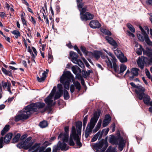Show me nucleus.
I'll return each instance as SVG.
<instances>
[{"mask_svg":"<svg viewBox=\"0 0 152 152\" xmlns=\"http://www.w3.org/2000/svg\"><path fill=\"white\" fill-rule=\"evenodd\" d=\"M100 113L99 111H96L94 112V116L91 119L90 123L88 124L86 130L85 136L87 138L91 132L92 129L94 128L100 115Z\"/></svg>","mask_w":152,"mask_h":152,"instance_id":"obj_1","label":"nucleus"},{"mask_svg":"<svg viewBox=\"0 0 152 152\" xmlns=\"http://www.w3.org/2000/svg\"><path fill=\"white\" fill-rule=\"evenodd\" d=\"M33 112L30 106L28 105L25 108L24 110L20 111V114L16 115L15 120L17 122L20 120L27 119Z\"/></svg>","mask_w":152,"mask_h":152,"instance_id":"obj_2","label":"nucleus"},{"mask_svg":"<svg viewBox=\"0 0 152 152\" xmlns=\"http://www.w3.org/2000/svg\"><path fill=\"white\" fill-rule=\"evenodd\" d=\"M80 135L77 134L75 127L73 126L72 127V134H70L69 144L70 146H73L75 143L73 141L74 140L76 142L77 146L80 148L82 146V143L80 142Z\"/></svg>","mask_w":152,"mask_h":152,"instance_id":"obj_3","label":"nucleus"},{"mask_svg":"<svg viewBox=\"0 0 152 152\" xmlns=\"http://www.w3.org/2000/svg\"><path fill=\"white\" fill-rule=\"evenodd\" d=\"M74 77L69 71H67L64 73L60 78V82L64 85V88L69 89V87L71 79Z\"/></svg>","mask_w":152,"mask_h":152,"instance_id":"obj_4","label":"nucleus"},{"mask_svg":"<svg viewBox=\"0 0 152 152\" xmlns=\"http://www.w3.org/2000/svg\"><path fill=\"white\" fill-rule=\"evenodd\" d=\"M56 86L54 87L49 96L45 99V101L47 104V106L45 108L44 111L42 112H43L47 110H50L51 107L54 104H53V101L52 99L56 91Z\"/></svg>","mask_w":152,"mask_h":152,"instance_id":"obj_5","label":"nucleus"},{"mask_svg":"<svg viewBox=\"0 0 152 152\" xmlns=\"http://www.w3.org/2000/svg\"><path fill=\"white\" fill-rule=\"evenodd\" d=\"M109 142L114 145H118V149L120 151H122L124 148V140L122 138H116L114 136L111 135L109 140Z\"/></svg>","mask_w":152,"mask_h":152,"instance_id":"obj_6","label":"nucleus"},{"mask_svg":"<svg viewBox=\"0 0 152 152\" xmlns=\"http://www.w3.org/2000/svg\"><path fill=\"white\" fill-rule=\"evenodd\" d=\"M139 27L143 36L142 34H138L137 36L138 39L142 42L145 40L148 45L152 46V42L150 40L148 35L141 26H140Z\"/></svg>","mask_w":152,"mask_h":152,"instance_id":"obj_7","label":"nucleus"},{"mask_svg":"<svg viewBox=\"0 0 152 152\" xmlns=\"http://www.w3.org/2000/svg\"><path fill=\"white\" fill-rule=\"evenodd\" d=\"M32 138L29 137L25 140L24 141L19 143L17 145V146L20 148H23L24 149L27 150L31 148L32 147L33 142L31 141Z\"/></svg>","mask_w":152,"mask_h":152,"instance_id":"obj_8","label":"nucleus"},{"mask_svg":"<svg viewBox=\"0 0 152 152\" xmlns=\"http://www.w3.org/2000/svg\"><path fill=\"white\" fill-rule=\"evenodd\" d=\"M139 70V69L137 68H132L130 72L129 70L128 69L124 76L128 75V76L129 77V80H133V78H134V76H137L138 75Z\"/></svg>","mask_w":152,"mask_h":152,"instance_id":"obj_9","label":"nucleus"},{"mask_svg":"<svg viewBox=\"0 0 152 152\" xmlns=\"http://www.w3.org/2000/svg\"><path fill=\"white\" fill-rule=\"evenodd\" d=\"M103 50L109 56L111 57V60L112 61L113 65V68L115 72H118V66L117 65L116 62L117 61V59L114 55L110 51H107L106 50L104 49Z\"/></svg>","mask_w":152,"mask_h":152,"instance_id":"obj_10","label":"nucleus"},{"mask_svg":"<svg viewBox=\"0 0 152 152\" xmlns=\"http://www.w3.org/2000/svg\"><path fill=\"white\" fill-rule=\"evenodd\" d=\"M145 88L138 85V86L135 90L136 93L137 94L138 98L140 100L143 99V96L145 94Z\"/></svg>","mask_w":152,"mask_h":152,"instance_id":"obj_11","label":"nucleus"},{"mask_svg":"<svg viewBox=\"0 0 152 152\" xmlns=\"http://www.w3.org/2000/svg\"><path fill=\"white\" fill-rule=\"evenodd\" d=\"M45 105V104L43 103L38 102L31 104L29 105L34 112L37 111L39 109L42 108Z\"/></svg>","mask_w":152,"mask_h":152,"instance_id":"obj_12","label":"nucleus"},{"mask_svg":"<svg viewBox=\"0 0 152 152\" xmlns=\"http://www.w3.org/2000/svg\"><path fill=\"white\" fill-rule=\"evenodd\" d=\"M64 130L65 133H61L59 135L58 138L62 139V140L64 141H66L68 140L69 135L68 134L69 132V127L66 126L64 128Z\"/></svg>","mask_w":152,"mask_h":152,"instance_id":"obj_13","label":"nucleus"},{"mask_svg":"<svg viewBox=\"0 0 152 152\" xmlns=\"http://www.w3.org/2000/svg\"><path fill=\"white\" fill-rule=\"evenodd\" d=\"M94 15L88 12H86L84 15L80 16L81 19L83 21H86L93 19Z\"/></svg>","mask_w":152,"mask_h":152,"instance_id":"obj_14","label":"nucleus"},{"mask_svg":"<svg viewBox=\"0 0 152 152\" xmlns=\"http://www.w3.org/2000/svg\"><path fill=\"white\" fill-rule=\"evenodd\" d=\"M40 144L36 143L33 146L29 149V150L31 149H35L37 150V152H42L45 150V147L44 146L40 147Z\"/></svg>","mask_w":152,"mask_h":152,"instance_id":"obj_15","label":"nucleus"},{"mask_svg":"<svg viewBox=\"0 0 152 152\" xmlns=\"http://www.w3.org/2000/svg\"><path fill=\"white\" fill-rule=\"evenodd\" d=\"M101 58L105 60V62L107 63V66L111 68H113V65L112 62L110 60L108 56H105L104 54H101L100 55Z\"/></svg>","mask_w":152,"mask_h":152,"instance_id":"obj_16","label":"nucleus"},{"mask_svg":"<svg viewBox=\"0 0 152 152\" xmlns=\"http://www.w3.org/2000/svg\"><path fill=\"white\" fill-rule=\"evenodd\" d=\"M105 39L108 42L114 47V49L117 48V44L112 38L107 36L106 37Z\"/></svg>","mask_w":152,"mask_h":152,"instance_id":"obj_17","label":"nucleus"},{"mask_svg":"<svg viewBox=\"0 0 152 152\" xmlns=\"http://www.w3.org/2000/svg\"><path fill=\"white\" fill-rule=\"evenodd\" d=\"M68 140L66 141H63L62 143L60 142H59L58 143V146L60 148L61 150L62 151L67 150L69 148V146L67 145V144L65 143V142H67Z\"/></svg>","mask_w":152,"mask_h":152,"instance_id":"obj_18","label":"nucleus"},{"mask_svg":"<svg viewBox=\"0 0 152 152\" xmlns=\"http://www.w3.org/2000/svg\"><path fill=\"white\" fill-rule=\"evenodd\" d=\"M111 118L109 114L105 115L103 122L102 125L104 127L107 126L111 121Z\"/></svg>","mask_w":152,"mask_h":152,"instance_id":"obj_19","label":"nucleus"},{"mask_svg":"<svg viewBox=\"0 0 152 152\" xmlns=\"http://www.w3.org/2000/svg\"><path fill=\"white\" fill-rule=\"evenodd\" d=\"M90 26L92 28H99L100 27V24L99 22L96 20H91L90 23Z\"/></svg>","mask_w":152,"mask_h":152,"instance_id":"obj_20","label":"nucleus"},{"mask_svg":"<svg viewBox=\"0 0 152 152\" xmlns=\"http://www.w3.org/2000/svg\"><path fill=\"white\" fill-rule=\"evenodd\" d=\"M89 55H91L92 57H94L96 59H98L101 55V52L99 51H95L93 53L90 52L89 53Z\"/></svg>","mask_w":152,"mask_h":152,"instance_id":"obj_21","label":"nucleus"},{"mask_svg":"<svg viewBox=\"0 0 152 152\" xmlns=\"http://www.w3.org/2000/svg\"><path fill=\"white\" fill-rule=\"evenodd\" d=\"M70 56L72 58V61L74 63V62H76V60L77 59L78 55L75 52L71 51L70 52Z\"/></svg>","mask_w":152,"mask_h":152,"instance_id":"obj_22","label":"nucleus"},{"mask_svg":"<svg viewBox=\"0 0 152 152\" xmlns=\"http://www.w3.org/2000/svg\"><path fill=\"white\" fill-rule=\"evenodd\" d=\"M82 123L81 122H77L76 124V127L77 129L76 132L77 134L81 135Z\"/></svg>","mask_w":152,"mask_h":152,"instance_id":"obj_23","label":"nucleus"},{"mask_svg":"<svg viewBox=\"0 0 152 152\" xmlns=\"http://www.w3.org/2000/svg\"><path fill=\"white\" fill-rule=\"evenodd\" d=\"M12 134L10 133H9L6 134L4 139V142L6 143H9L12 138Z\"/></svg>","mask_w":152,"mask_h":152,"instance_id":"obj_24","label":"nucleus"},{"mask_svg":"<svg viewBox=\"0 0 152 152\" xmlns=\"http://www.w3.org/2000/svg\"><path fill=\"white\" fill-rule=\"evenodd\" d=\"M143 101L144 103L147 105H148L150 102L151 98L149 96L148 94H145L143 96Z\"/></svg>","mask_w":152,"mask_h":152,"instance_id":"obj_25","label":"nucleus"},{"mask_svg":"<svg viewBox=\"0 0 152 152\" xmlns=\"http://www.w3.org/2000/svg\"><path fill=\"white\" fill-rule=\"evenodd\" d=\"M72 70L75 74L80 73L81 71L80 68L77 66H73L72 68Z\"/></svg>","mask_w":152,"mask_h":152,"instance_id":"obj_26","label":"nucleus"},{"mask_svg":"<svg viewBox=\"0 0 152 152\" xmlns=\"http://www.w3.org/2000/svg\"><path fill=\"white\" fill-rule=\"evenodd\" d=\"M147 50H143V53L144 55L148 56L149 57L152 56V50L151 48H147Z\"/></svg>","mask_w":152,"mask_h":152,"instance_id":"obj_27","label":"nucleus"},{"mask_svg":"<svg viewBox=\"0 0 152 152\" xmlns=\"http://www.w3.org/2000/svg\"><path fill=\"white\" fill-rule=\"evenodd\" d=\"M126 66L124 64H122L120 66V71L119 73L121 75L123 74L124 72L126 69Z\"/></svg>","mask_w":152,"mask_h":152,"instance_id":"obj_28","label":"nucleus"},{"mask_svg":"<svg viewBox=\"0 0 152 152\" xmlns=\"http://www.w3.org/2000/svg\"><path fill=\"white\" fill-rule=\"evenodd\" d=\"M104 145L103 142H99L98 143H96L94 146V148L95 149L99 150L102 148Z\"/></svg>","mask_w":152,"mask_h":152,"instance_id":"obj_29","label":"nucleus"},{"mask_svg":"<svg viewBox=\"0 0 152 152\" xmlns=\"http://www.w3.org/2000/svg\"><path fill=\"white\" fill-rule=\"evenodd\" d=\"M144 61H143L140 58H139L137 61V63L138 66L141 69H143L144 66Z\"/></svg>","mask_w":152,"mask_h":152,"instance_id":"obj_30","label":"nucleus"},{"mask_svg":"<svg viewBox=\"0 0 152 152\" xmlns=\"http://www.w3.org/2000/svg\"><path fill=\"white\" fill-rule=\"evenodd\" d=\"M10 129V126L9 125H6L1 131V134L2 135H4Z\"/></svg>","mask_w":152,"mask_h":152,"instance_id":"obj_31","label":"nucleus"},{"mask_svg":"<svg viewBox=\"0 0 152 152\" xmlns=\"http://www.w3.org/2000/svg\"><path fill=\"white\" fill-rule=\"evenodd\" d=\"M118 58L119 59L120 62L122 63L125 62L127 61V58L124 56V54H122Z\"/></svg>","mask_w":152,"mask_h":152,"instance_id":"obj_32","label":"nucleus"},{"mask_svg":"<svg viewBox=\"0 0 152 152\" xmlns=\"http://www.w3.org/2000/svg\"><path fill=\"white\" fill-rule=\"evenodd\" d=\"M76 61V62H74V63L78 64L82 68H83L85 67L84 64L81 60L77 59Z\"/></svg>","mask_w":152,"mask_h":152,"instance_id":"obj_33","label":"nucleus"},{"mask_svg":"<svg viewBox=\"0 0 152 152\" xmlns=\"http://www.w3.org/2000/svg\"><path fill=\"white\" fill-rule=\"evenodd\" d=\"M100 31L102 32L105 34L108 35H111V32L109 30H107L105 29L101 28H100Z\"/></svg>","mask_w":152,"mask_h":152,"instance_id":"obj_34","label":"nucleus"},{"mask_svg":"<svg viewBox=\"0 0 152 152\" xmlns=\"http://www.w3.org/2000/svg\"><path fill=\"white\" fill-rule=\"evenodd\" d=\"M20 134H17L14 137L13 139L12 142L13 143H15L17 142L20 137Z\"/></svg>","mask_w":152,"mask_h":152,"instance_id":"obj_35","label":"nucleus"},{"mask_svg":"<svg viewBox=\"0 0 152 152\" xmlns=\"http://www.w3.org/2000/svg\"><path fill=\"white\" fill-rule=\"evenodd\" d=\"M144 61L145 62H146L150 65H152V57H150L149 59L147 57H144Z\"/></svg>","mask_w":152,"mask_h":152,"instance_id":"obj_36","label":"nucleus"},{"mask_svg":"<svg viewBox=\"0 0 152 152\" xmlns=\"http://www.w3.org/2000/svg\"><path fill=\"white\" fill-rule=\"evenodd\" d=\"M114 51L115 54L118 58L121 56V55H122V54H123L121 50H114Z\"/></svg>","mask_w":152,"mask_h":152,"instance_id":"obj_37","label":"nucleus"},{"mask_svg":"<svg viewBox=\"0 0 152 152\" xmlns=\"http://www.w3.org/2000/svg\"><path fill=\"white\" fill-rule=\"evenodd\" d=\"M80 49L85 54L86 56H87L88 55H89V53L90 52L88 51L86 48L83 46H81L80 47Z\"/></svg>","mask_w":152,"mask_h":152,"instance_id":"obj_38","label":"nucleus"},{"mask_svg":"<svg viewBox=\"0 0 152 152\" xmlns=\"http://www.w3.org/2000/svg\"><path fill=\"white\" fill-rule=\"evenodd\" d=\"M12 33L14 35L16 38L17 39L20 36V33L18 31L14 30L12 32Z\"/></svg>","mask_w":152,"mask_h":152,"instance_id":"obj_39","label":"nucleus"},{"mask_svg":"<svg viewBox=\"0 0 152 152\" xmlns=\"http://www.w3.org/2000/svg\"><path fill=\"white\" fill-rule=\"evenodd\" d=\"M127 25L128 28L133 33L135 32V28L131 24L128 23Z\"/></svg>","mask_w":152,"mask_h":152,"instance_id":"obj_40","label":"nucleus"},{"mask_svg":"<svg viewBox=\"0 0 152 152\" xmlns=\"http://www.w3.org/2000/svg\"><path fill=\"white\" fill-rule=\"evenodd\" d=\"M75 86V87L77 89L78 91H80L81 89V86L80 83L78 81H76L75 83H74Z\"/></svg>","mask_w":152,"mask_h":152,"instance_id":"obj_41","label":"nucleus"},{"mask_svg":"<svg viewBox=\"0 0 152 152\" xmlns=\"http://www.w3.org/2000/svg\"><path fill=\"white\" fill-rule=\"evenodd\" d=\"M39 125L41 128H44L47 126L48 124L47 121H43L40 123Z\"/></svg>","mask_w":152,"mask_h":152,"instance_id":"obj_42","label":"nucleus"},{"mask_svg":"<svg viewBox=\"0 0 152 152\" xmlns=\"http://www.w3.org/2000/svg\"><path fill=\"white\" fill-rule=\"evenodd\" d=\"M63 93L58 91L57 92L54 97V99L56 100L59 98L62 95Z\"/></svg>","mask_w":152,"mask_h":152,"instance_id":"obj_43","label":"nucleus"},{"mask_svg":"<svg viewBox=\"0 0 152 152\" xmlns=\"http://www.w3.org/2000/svg\"><path fill=\"white\" fill-rule=\"evenodd\" d=\"M64 99H68L69 97V94L67 90H64Z\"/></svg>","mask_w":152,"mask_h":152,"instance_id":"obj_44","label":"nucleus"},{"mask_svg":"<svg viewBox=\"0 0 152 152\" xmlns=\"http://www.w3.org/2000/svg\"><path fill=\"white\" fill-rule=\"evenodd\" d=\"M106 152H117L115 148L109 146L106 151Z\"/></svg>","mask_w":152,"mask_h":152,"instance_id":"obj_45","label":"nucleus"},{"mask_svg":"<svg viewBox=\"0 0 152 152\" xmlns=\"http://www.w3.org/2000/svg\"><path fill=\"white\" fill-rule=\"evenodd\" d=\"M86 8L87 7L85 6L83 7L80 10H79L80 12V16L81 15H84V13L86 12Z\"/></svg>","mask_w":152,"mask_h":152,"instance_id":"obj_46","label":"nucleus"},{"mask_svg":"<svg viewBox=\"0 0 152 152\" xmlns=\"http://www.w3.org/2000/svg\"><path fill=\"white\" fill-rule=\"evenodd\" d=\"M21 18L22 22L23 25H25L27 26V24L26 23V20H25L24 16L23 14L21 15Z\"/></svg>","mask_w":152,"mask_h":152,"instance_id":"obj_47","label":"nucleus"},{"mask_svg":"<svg viewBox=\"0 0 152 152\" xmlns=\"http://www.w3.org/2000/svg\"><path fill=\"white\" fill-rule=\"evenodd\" d=\"M143 50L142 48L140 46V48L137 49L136 52L138 55H140L142 54V51Z\"/></svg>","mask_w":152,"mask_h":152,"instance_id":"obj_48","label":"nucleus"},{"mask_svg":"<svg viewBox=\"0 0 152 152\" xmlns=\"http://www.w3.org/2000/svg\"><path fill=\"white\" fill-rule=\"evenodd\" d=\"M8 83H10V82H4L2 81V86L5 89L8 86Z\"/></svg>","mask_w":152,"mask_h":152,"instance_id":"obj_49","label":"nucleus"},{"mask_svg":"<svg viewBox=\"0 0 152 152\" xmlns=\"http://www.w3.org/2000/svg\"><path fill=\"white\" fill-rule=\"evenodd\" d=\"M87 116L86 115L85 117L83 120V126H84V128L85 127V126L87 122Z\"/></svg>","mask_w":152,"mask_h":152,"instance_id":"obj_50","label":"nucleus"},{"mask_svg":"<svg viewBox=\"0 0 152 152\" xmlns=\"http://www.w3.org/2000/svg\"><path fill=\"white\" fill-rule=\"evenodd\" d=\"M32 50H33V52L35 54H34L33 53H32L31 56H32L33 57H35L37 55V52L36 50V49L34 47H32Z\"/></svg>","mask_w":152,"mask_h":152,"instance_id":"obj_51","label":"nucleus"},{"mask_svg":"<svg viewBox=\"0 0 152 152\" xmlns=\"http://www.w3.org/2000/svg\"><path fill=\"white\" fill-rule=\"evenodd\" d=\"M145 70L146 75L148 77L149 79L151 78V77L149 71L147 69H146Z\"/></svg>","mask_w":152,"mask_h":152,"instance_id":"obj_52","label":"nucleus"},{"mask_svg":"<svg viewBox=\"0 0 152 152\" xmlns=\"http://www.w3.org/2000/svg\"><path fill=\"white\" fill-rule=\"evenodd\" d=\"M3 137H1L0 138V149L2 148L3 146Z\"/></svg>","mask_w":152,"mask_h":152,"instance_id":"obj_53","label":"nucleus"},{"mask_svg":"<svg viewBox=\"0 0 152 152\" xmlns=\"http://www.w3.org/2000/svg\"><path fill=\"white\" fill-rule=\"evenodd\" d=\"M37 80L39 82H42L44 81L45 80V78L44 77H42L40 78H39V77H37Z\"/></svg>","mask_w":152,"mask_h":152,"instance_id":"obj_54","label":"nucleus"},{"mask_svg":"<svg viewBox=\"0 0 152 152\" xmlns=\"http://www.w3.org/2000/svg\"><path fill=\"white\" fill-rule=\"evenodd\" d=\"M103 134L102 132H100V131H99L96 134L98 136L99 139H100L101 138Z\"/></svg>","mask_w":152,"mask_h":152,"instance_id":"obj_55","label":"nucleus"},{"mask_svg":"<svg viewBox=\"0 0 152 152\" xmlns=\"http://www.w3.org/2000/svg\"><path fill=\"white\" fill-rule=\"evenodd\" d=\"M74 49L77 51V53L79 54H80V55L81 56H82V53H81L80 50L77 47V46H76V45L75 46H74Z\"/></svg>","mask_w":152,"mask_h":152,"instance_id":"obj_56","label":"nucleus"},{"mask_svg":"<svg viewBox=\"0 0 152 152\" xmlns=\"http://www.w3.org/2000/svg\"><path fill=\"white\" fill-rule=\"evenodd\" d=\"M126 34L129 36L132 37L133 38L134 37V35L132 33H131L130 31H126Z\"/></svg>","mask_w":152,"mask_h":152,"instance_id":"obj_57","label":"nucleus"},{"mask_svg":"<svg viewBox=\"0 0 152 152\" xmlns=\"http://www.w3.org/2000/svg\"><path fill=\"white\" fill-rule=\"evenodd\" d=\"M57 87L58 89V91L63 93L62 85L61 84H58L57 85Z\"/></svg>","mask_w":152,"mask_h":152,"instance_id":"obj_58","label":"nucleus"},{"mask_svg":"<svg viewBox=\"0 0 152 152\" xmlns=\"http://www.w3.org/2000/svg\"><path fill=\"white\" fill-rule=\"evenodd\" d=\"M76 78L78 80H80L83 79V77L81 76V75L79 73L76 74Z\"/></svg>","mask_w":152,"mask_h":152,"instance_id":"obj_59","label":"nucleus"},{"mask_svg":"<svg viewBox=\"0 0 152 152\" xmlns=\"http://www.w3.org/2000/svg\"><path fill=\"white\" fill-rule=\"evenodd\" d=\"M109 131V128H107L106 129H104L102 130V132L104 135H106L107 134Z\"/></svg>","mask_w":152,"mask_h":152,"instance_id":"obj_60","label":"nucleus"},{"mask_svg":"<svg viewBox=\"0 0 152 152\" xmlns=\"http://www.w3.org/2000/svg\"><path fill=\"white\" fill-rule=\"evenodd\" d=\"M75 90V86L74 85L72 84L70 87V90L71 93H73Z\"/></svg>","mask_w":152,"mask_h":152,"instance_id":"obj_61","label":"nucleus"},{"mask_svg":"<svg viewBox=\"0 0 152 152\" xmlns=\"http://www.w3.org/2000/svg\"><path fill=\"white\" fill-rule=\"evenodd\" d=\"M98 138V136L96 134L91 140V141L93 142L96 141L97 140Z\"/></svg>","mask_w":152,"mask_h":152,"instance_id":"obj_62","label":"nucleus"},{"mask_svg":"<svg viewBox=\"0 0 152 152\" xmlns=\"http://www.w3.org/2000/svg\"><path fill=\"white\" fill-rule=\"evenodd\" d=\"M102 120L101 119H99L98 122V123L96 126L98 128H100L102 124Z\"/></svg>","mask_w":152,"mask_h":152,"instance_id":"obj_63","label":"nucleus"},{"mask_svg":"<svg viewBox=\"0 0 152 152\" xmlns=\"http://www.w3.org/2000/svg\"><path fill=\"white\" fill-rule=\"evenodd\" d=\"M84 6V4L83 3H80L78 5V8L79 10L83 8Z\"/></svg>","mask_w":152,"mask_h":152,"instance_id":"obj_64","label":"nucleus"}]
</instances>
